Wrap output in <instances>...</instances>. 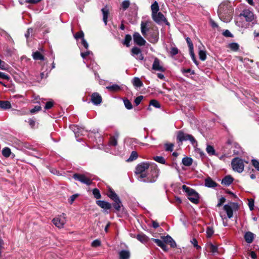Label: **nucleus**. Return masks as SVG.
Returning <instances> with one entry per match:
<instances>
[{"instance_id":"obj_1","label":"nucleus","mask_w":259,"mask_h":259,"mask_svg":"<svg viewBox=\"0 0 259 259\" xmlns=\"http://www.w3.org/2000/svg\"><path fill=\"white\" fill-rule=\"evenodd\" d=\"M135 174L139 181L147 183H154L158 176V169L155 166H150L147 162H142L136 167Z\"/></svg>"},{"instance_id":"obj_2","label":"nucleus","mask_w":259,"mask_h":259,"mask_svg":"<svg viewBox=\"0 0 259 259\" xmlns=\"http://www.w3.org/2000/svg\"><path fill=\"white\" fill-rule=\"evenodd\" d=\"M141 31L142 35L151 43L156 44L159 39V30L157 26L149 21H142Z\"/></svg>"},{"instance_id":"obj_3","label":"nucleus","mask_w":259,"mask_h":259,"mask_svg":"<svg viewBox=\"0 0 259 259\" xmlns=\"http://www.w3.org/2000/svg\"><path fill=\"white\" fill-rule=\"evenodd\" d=\"M182 189L187 193L188 198L191 202L195 204H198L199 202V194L194 189L185 185L182 186Z\"/></svg>"},{"instance_id":"obj_4","label":"nucleus","mask_w":259,"mask_h":259,"mask_svg":"<svg viewBox=\"0 0 259 259\" xmlns=\"http://www.w3.org/2000/svg\"><path fill=\"white\" fill-rule=\"evenodd\" d=\"M231 165L233 169L235 171L241 173L244 170V162L243 160L240 158H235L233 159L231 162Z\"/></svg>"},{"instance_id":"obj_5","label":"nucleus","mask_w":259,"mask_h":259,"mask_svg":"<svg viewBox=\"0 0 259 259\" xmlns=\"http://www.w3.org/2000/svg\"><path fill=\"white\" fill-rule=\"evenodd\" d=\"M52 222L56 227L59 229L63 228L66 222V215L64 213H62L56 216L53 219Z\"/></svg>"},{"instance_id":"obj_6","label":"nucleus","mask_w":259,"mask_h":259,"mask_svg":"<svg viewBox=\"0 0 259 259\" xmlns=\"http://www.w3.org/2000/svg\"><path fill=\"white\" fill-rule=\"evenodd\" d=\"M73 178L80 182L86 184L88 186L92 185L93 182L92 180L89 178L84 174H74L73 175Z\"/></svg>"},{"instance_id":"obj_7","label":"nucleus","mask_w":259,"mask_h":259,"mask_svg":"<svg viewBox=\"0 0 259 259\" xmlns=\"http://www.w3.org/2000/svg\"><path fill=\"white\" fill-rule=\"evenodd\" d=\"M177 140L181 142L184 141L189 140L193 144L196 143V141L192 135L185 134L182 131H179L178 133Z\"/></svg>"},{"instance_id":"obj_8","label":"nucleus","mask_w":259,"mask_h":259,"mask_svg":"<svg viewBox=\"0 0 259 259\" xmlns=\"http://www.w3.org/2000/svg\"><path fill=\"white\" fill-rule=\"evenodd\" d=\"M232 10L230 3L228 2L222 3L220 4L218 8V13L220 16L228 14Z\"/></svg>"},{"instance_id":"obj_9","label":"nucleus","mask_w":259,"mask_h":259,"mask_svg":"<svg viewBox=\"0 0 259 259\" xmlns=\"http://www.w3.org/2000/svg\"><path fill=\"white\" fill-rule=\"evenodd\" d=\"M152 19L157 24H160L163 22H166L167 25H169L168 22H167L166 18L161 12H157L151 15Z\"/></svg>"},{"instance_id":"obj_10","label":"nucleus","mask_w":259,"mask_h":259,"mask_svg":"<svg viewBox=\"0 0 259 259\" xmlns=\"http://www.w3.org/2000/svg\"><path fill=\"white\" fill-rule=\"evenodd\" d=\"M133 39L135 44L140 46H144L146 40L141 36L139 32H135L133 34Z\"/></svg>"},{"instance_id":"obj_11","label":"nucleus","mask_w":259,"mask_h":259,"mask_svg":"<svg viewBox=\"0 0 259 259\" xmlns=\"http://www.w3.org/2000/svg\"><path fill=\"white\" fill-rule=\"evenodd\" d=\"M240 16H243L247 22H251L254 19V15L253 13L248 9L244 10L240 14Z\"/></svg>"},{"instance_id":"obj_12","label":"nucleus","mask_w":259,"mask_h":259,"mask_svg":"<svg viewBox=\"0 0 259 259\" xmlns=\"http://www.w3.org/2000/svg\"><path fill=\"white\" fill-rule=\"evenodd\" d=\"M231 205L232 206L226 204L224 206V209L226 212L228 217L230 219L233 217L232 206L236 208L238 207V205L236 203H231Z\"/></svg>"},{"instance_id":"obj_13","label":"nucleus","mask_w":259,"mask_h":259,"mask_svg":"<svg viewBox=\"0 0 259 259\" xmlns=\"http://www.w3.org/2000/svg\"><path fill=\"white\" fill-rule=\"evenodd\" d=\"M152 69L154 70L161 72H164L165 70V68L161 64L160 61L157 58H155L154 59L152 65Z\"/></svg>"},{"instance_id":"obj_14","label":"nucleus","mask_w":259,"mask_h":259,"mask_svg":"<svg viewBox=\"0 0 259 259\" xmlns=\"http://www.w3.org/2000/svg\"><path fill=\"white\" fill-rule=\"evenodd\" d=\"M131 53L133 56H137L136 57L137 59L139 60H143L144 59V56L141 53L140 49L137 47H134L131 50Z\"/></svg>"},{"instance_id":"obj_15","label":"nucleus","mask_w":259,"mask_h":259,"mask_svg":"<svg viewBox=\"0 0 259 259\" xmlns=\"http://www.w3.org/2000/svg\"><path fill=\"white\" fill-rule=\"evenodd\" d=\"M91 101L95 105H99L102 101L101 96L97 93H94L92 95Z\"/></svg>"},{"instance_id":"obj_16","label":"nucleus","mask_w":259,"mask_h":259,"mask_svg":"<svg viewBox=\"0 0 259 259\" xmlns=\"http://www.w3.org/2000/svg\"><path fill=\"white\" fill-rule=\"evenodd\" d=\"M161 238L164 241L165 243H169L171 247H175L176 246V242L169 235H167L166 236H161Z\"/></svg>"},{"instance_id":"obj_17","label":"nucleus","mask_w":259,"mask_h":259,"mask_svg":"<svg viewBox=\"0 0 259 259\" xmlns=\"http://www.w3.org/2000/svg\"><path fill=\"white\" fill-rule=\"evenodd\" d=\"M101 11L103 13V19L105 25H107L108 16L109 15V10L107 6L102 8Z\"/></svg>"},{"instance_id":"obj_18","label":"nucleus","mask_w":259,"mask_h":259,"mask_svg":"<svg viewBox=\"0 0 259 259\" xmlns=\"http://www.w3.org/2000/svg\"><path fill=\"white\" fill-rule=\"evenodd\" d=\"M255 235L251 232H247L244 235V239L247 243H251L253 241Z\"/></svg>"},{"instance_id":"obj_19","label":"nucleus","mask_w":259,"mask_h":259,"mask_svg":"<svg viewBox=\"0 0 259 259\" xmlns=\"http://www.w3.org/2000/svg\"><path fill=\"white\" fill-rule=\"evenodd\" d=\"M98 205L102 208L109 209L111 208V205L109 202L103 200H98L96 202Z\"/></svg>"},{"instance_id":"obj_20","label":"nucleus","mask_w":259,"mask_h":259,"mask_svg":"<svg viewBox=\"0 0 259 259\" xmlns=\"http://www.w3.org/2000/svg\"><path fill=\"white\" fill-rule=\"evenodd\" d=\"M152 240L159 247H160L164 251H166L168 249L164 241L162 239H152Z\"/></svg>"},{"instance_id":"obj_21","label":"nucleus","mask_w":259,"mask_h":259,"mask_svg":"<svg viewBox=\"0 0 259 259\" xmlns=\"http://www.w3.org/2000/svg\"><path fill=\"white\" fill-rule=\"evenodd\" d=\"M152 240L159 247H160L164 251H166L168 249L164 241L162 239H152Z\"/></svg>"},{"instance_id":"obj_22","label":"nucleus","mask_w":259,"mask_h":259,"mask_svg":"<svg viewBox=\"0 0 259 259\" xmlns=\"http://www.w3.org/2000/svg\"><path fill=\"white\" fill-rule=\"evenodd\" d=\"M152 240L159 247H160L164 251H166L168 249L164 241L162 239H152Z\"/></svg>"},{"instance_id":"obj_23","label":"nucleus","mask_w":259,"mask_h":259,"mask_svg":"<svg viewBox=\"0 0 259 259\" xmlns=\"http://www.w3.org/2000/svg\"><path fill=\"white\" fill-rule=\"evenodd\" d=\"M205 185L207 187L214 188L217 187V184L212 179L208 177L205 180Z\"/></svg>"},{"instance_id":"obj_24","label":"nucleus","mask_w":259,"mask_h":259,"mask_svg":"<svg viewBox=\"0 0 259 259\" xmlns=\"http://www.w3.org/2000/svg\"><path fill=\"white\" fill-rule=\"evenodd\" d=\"M33 59L35 60L43 61L45 59L44 55L39 52L36 51L32 53Z\"/></svg>"},{"instance_id":"obj_25","label":"nucleus","mask_w":259,"mask_h":259,"mask_svg":"<svg viewBox=\"0 0 259 259\" xmlns=\"http://www.w3.org/2000/svg\"><path fill=\"white\" fill-rule=\"evenodd\" d=\"M233 181V178L231 176H226L222 181V184L226 186L230 185Z\"/></svg>"},{"instance_id":"obj_26","label":"nucleus","mask_w":259,"mask_h":259,"mask_svg":"<svg viewBox=\"0 0 259 259\" xmlns=\"http://www.w3.org/2000/svg\"><path fill=\"white\" fill-rule=\"evenodd\" d=\"M137 239L143 243H146L149 240L148 237L143 233L137 235Z\"/></svg>"},{"instance_id":"obj_27","label":"nucleus","mask_w":259,"mask_h":259,"mask_svg":"<svg viewBox=\"0 0 259 259\" xmlns=\"http://www.w3.org/2000/svg\"><path fill=\"white\" fill-rule=\"evenodd\" d=\"M0 107L4 109H10L11 108V104L8 101H1Z\"/></svg>"},{"instance_id":"obj_28","label":"nucleus","mask_w":259,"mask_h":259,"mask_svg":"<svg viewBox=\"0 0 259 259\" xmlns=\"http://www.w3.org/2000/svg\"><path fill=\"white\" fill-rule=\"evenodd\" d=\"M119 256L120 259H129L130 253L127 250H121L119 252Z\"/></svg>"},{"instance_id":"obj_29","label":"nucleus","mask_w":259,"mask_h":259,"mask_svg":"<svg viewBox=\"0 0 259 259\" xmlns=\"http://www.w3.org/2000/svg\"><path fill=\"white\" fill-rule=\"evenodd\" d=\"M193 163V159L189 157H186L183 158L182 163L186 166H190Z\"/></svg>"},{"instance_id":"obj_30","label":"nucleus","mask_w":259,"mask_h":259,"mask_svg":"<svg viewBox=\"0 0 259 259\" xmlns=\"http://www.w3.org/2000/svg\"><path fill=\"white\" fill-rule=\"evenodd\" d=\"M114 203H113V206L117 211H119L121 206H122L121 202L119 198H116V200H114Z\"/></svg>"},{"instance_id":"obj_31","label":"nucleus","mask_w":259,"mask_h":259,"mask_svg":"<svg viewBox=\"0 0 259 259\" xmlns=\"http://www.w3.org/2000/svg\"><path fill=\"white\" fill-rule=\"evenodd\" d=\"M151 9L152 11V14L158 12L159 7L158 4L156 1H155L151 6Z\"/></svg>"},{"instance_id":"obj_32","label":"nucleus","mask_w":259,"mask_h":259,"mask_svg":"<svg viewBox=\"0 0 259 259\" xmlns=\"http://www.w3.org/2000/svg\"><path fill=\"white\" fill-rule=\"evenodd\" d=\"M133 84L136 87H141L143 85V83L141 80L138 77H135L133 79Z\"/></svg>"},{"instance_id":"obj_33","label":"nucleus","mask_w":259,"mask_h":259,"mask_svg":"<svg viewBox=\"0 0 259 259\" xmlns=\"http://www.w3.org/2000/svg\"><path fill=\"white\" fill-rule=\"evenodd\" d=\"M106 88L108 90H109L110 91H112V92H116V91H119L120 89V87L118 85L116 84H113L110 86H108L106 87Z\"/></svg>"},{"instance_id":"obj_34","label":"nucleus","mask_w":259,"mask_h":259,"mask_svg":"<svg viewBox=\"0 0 259 259\" xmlns=\"http://www.w3.org/2000/svg\"><path fill=\"white\" fill-rule=\"evenodd\" d=\"M206 150L209 155H214L215 154L214 148L210 145H208L207 146Z\"/></svg>"},{"instance_id":"obj_35","label":"nucleus","mask_w":259,"mask_h":259,"mask_svg":"<svg viewBox=\"0 0 259 259\" xmlns=\"http://www.w3.org/2000/svg\"><path fill=\"white\" fill-rule=\"evenodd\" d=\"M11 153V151L9 148L6 147L3 149L2 154L4 156L8 157L10 156Z\"/></svg>"},{"instance_id":"obj_36","label":"nucleus","mask_w":259,"mask_h":259,"mask_svg":"<svg viewBox=\"0 0 259 259\" xmlns=\"http://www.w3.org/2000/svg\"><path fill=\"white\" fill-rule=\"evenodd\" d=\"M228 48L233 51H237L239 49V45L235 42L229 44Z\"/></svg>"},{"instance_id":"obj_37","label":"nucleus","mask_w":259,"mask_h":259,"mask_svg":"<svg viewBox=\"0 0 259 259\" xmlns=\"http://www.w3.org/2000/svg\"><path fill=\"white\" fill-rule=\"evenodd\" d=\"M208 247L209 248L210 251L213 253H215L218 252V246L212 244V243H209L208 244Z\"/></svg>"},{"instance_id":"obj_38","label":"nucleus","mask_w":259,"mask_h":259,"mask_svg":"<svg viewBox=\"0 0 259 259\" xmlns=\"http://www.w3.org/2000/svg\"><path fill=\"white\" fill-rule=\"evenodd\" d=\"M123 103L126 109L130 110L133 108V105L131 102L127 99H124Z\"/></svg>"},{"instance_id":"obj_39","label":"nucleus","mask_w":259,"mask_h":259,"mask_svg":"<svg viewBox=\"0 0 259 259\" xmlns=\"http://www.w3.org/2000/svg\"><path fill=\"white\" fill-rule=\"evenodd\" d=\"M132 40V37L130 34H126L125 36L123 44L126 45L127 47L130 46V42Z\"/></svg>"},{"instance_id":"obj_40","label":"nucleus","mask_w":259,"mask_h":259,"mask_svg":"<svg viewBox=\"0 0 259 259\" xmlns=\"http://www.w3.org/2000/svg\"><path fill=\"white\" fill-rule=\"evenodd\" d=\"M199 57L201 60H205L206 58V51L203 50H200L199 52Z\"/></svg>"},{"instance_id":"obj_41","label":"nucleus","mask_w":259,"mask_h":259,"mask_svg":"<svg viewBox=\"0 0 259 259\" xmlns=\"http://www.w3.org/2000/svg\"><path fill=\"white\" fill-rule=\"evenodd\" d=\"M138 157V154L136 151H132L130 157L127 159V161H132Z\"/></svg>"},{"instance_id":"obj_42","label":"nucleus","mask_w":259,"mask_h":259,"mask_svg":"<svg viewBox=\"0 0 259 259\" xmlns=\"http://www.w3.org/2000/svg\"><path fill=\"white\" fill-rule=\"evenodd\" d=\"M117 138H118V136H117L116 137H111L110 141H109L110 145L111 146H116L117 144Z\"/></svg>"},{"instance_id":"obj_43","label":"nucleus","mask_w":259,"mask_h":259,"mask_svg":"<svg viewBox=\"0 0 259 259\" xmlns=\"http://www.w3.org/2000/svg\"><path fill=\"white\" fill-rule=\"evenodd\" d=\"M93 194L96 199H100L101 197L99 190L97 188L93 190Z\"/></svg>"},{"instance_id":"obj_44","label":"nucleus","mask_w":259,"mask_h":259,"mask_svg":"<svg viewBox=\"0 0 259 259\" xmlns=\"http://www.w3.org/2000/svg\"><path fill=\"white\" fill-rule=\"evenodd\" d=\"M130 2L128 0H125L122 2L121 7L123 10H126L130 6Z\"/></svg>"},{"instance_id":"obj_45","label":"nucleus","mask_w":259,"mask_h":259,"mask_svg":"<svg viewBox=\"0 0 259 259\" xmlns=\"http://www.w3.org/2000/svg\"><path fill=\"white\" fill-rule=\"evenodd\" d=\"M149 105L150 106L152 105V106L155 107V108H157L160 107V104L156 100H151L150 101Z\"/></svg>"},{"instance_id":"obj_46","label":"nucleus","mask_w":259,"mask_h":259,"mask_svg":"<svg viewBox=\"0 0 259 259\" xmlns=\"http://www.w3.org/2000/svg\"><path fill=\"white\" fill-rule=\"evenodd\" d=\"M154 160L160 163L164 164L165 160L162 156H155L154 157Z\"/></svg>"},{"instance_id":"obj_47","label":"nucleus","mask_w":259,"mask_h":259,"mask_svg":"<svg viewBox=\"0 0 259 259\" xmlns=\"http://www.w3.org/2000/svg\"><path fill=\"white\" fill-rule=\"evenodd\" d=\"M74 37L75 39H78L79 38H84V33L82 31L76 32L74 35Z\"/></svg>"},{"instance_id":"obj_48","label":"nucleus","mask_w":259,"mask_h":259,"mask_svg":"<svg viewBox=\"0 0 259 259\" xmlns=\"http://www.w3.org/2000/svg\"><path fill=\"white\" fill-rule=\"evenodd\" d=\"M174 144L171 143H167L164 145L165 149L167 151H172L173 150Z\"/></svg>"},{"instance_id":"obj_49","label":"nucleus","mask_w":259,"mask_h":259,"mask_svg":"<svg viewBox=\"0 0 259 259\" xmlns=\"http://www.w3.org/2000/svg\"><path fill=\"white\" fill-rule=\"evenodd\" d=\"M190 56L191 57V58L192 59V60L194 61V62L195 63V64H196L197 65H198V62L196 60V59L195 58V54H194V50H190Z\"/></svg>"},{"instance_id":"obj_50","label":"nucleus","mask_w":259,"mask_h":259,"mask_svg":"<svg viewBox=\"0 0 259 259\" xmlns=\"http://www.w3.org/2000/svg\"><path fill=\"white\" fill-rule=\"evenodd\" d=\"M251 163L253 166L259 171V161L256 159H252Z\"/></svg>"},{"instance_id":"obj_51","label":"nucleus","mask_w":259,"mask_h":259,"mask_svg":"<svg viewBox=\"0 0 259 259\" xmlns=\"http://www.w3.org/2000/svg\"><path fill=\"white\" fill-rule=\"evenodd\" d=\"M10 77L9 75L4 73L0 72V79H4L7 80L10 79Z\"/></svg>"},{"instance_id":"obj_52","label":"nucleus","mask_w":259,"mask_h":259,"mask_svg":"<svg viewBox=\"0 0 259 259\" xmlns=\"http://www.w3.org/2000/svg\"><path fill=\"white\" fill-rule=\"evenodd\" d=\"M186 41L188 44V47L189 48V50H193V43H192L191 39L189 37H187Z\"/></svg>"},{"instance_id":"obj_53","label":"nucleus","mask_w":259,"mask_h":259,"mask_svg":"<svg viewBox=\"0 0 259 259\" xmlns=\"http://www.w3.org/2000/svg\"><path fill=\"white\" fill-rule=\"evenodd\" d=\"M109 197L113 200H116V198H119L117 194L113 191L110 192V194H109Z\"/></svg>"},{"instance_id":"obj_54","label":"nucleus","mask_w":259,"mask_h":259,"mask_svg":"<svg viewBox=\"0 0 259 259\" xmlns=\"http://www.w3.org/2000/svg\"><path fill=\"white\" fill-rule=\"evenodd\" d=\"M179 53V50L178 48L173 47L171 49V50L170 51V54L171 56H175L177 54H178Z\"/></svg>"},{"instance_id":"obj_55","label":"nucleus","mask_w":259,"mask_h":259,"mask_svg":"<svg viewBox=\"0 0 259 259\" xmlns=\"http://www.w3.org/2000/svg\"><path fill=\"white\" fill-rule=\"evenodd\" d=\"M143 99V96H139L137 97L135 99V101H134V102L136 104V105L137 106L139 105Z\"/></svg>"},{"instance_id":"obj_56","label":"nucleus","mask_w":259,"mask_h":259,"mask_svg":"<svg viewBox=\"0 0 259 259\" xmlns=\"http://www.w3.org/2000/svg\"><path fill=\"white\" fill-rule=\"evenodd\" d=\"M54 105V102L52 101H48L46 103L45 108L46 109H51Z\"/></svg>"},{"instance_id":"obj_57","label":"nucleus","mask_w":259,"mask_h":259,"mask_svg":"<svg viewBox=\"0 0 259 259\" xmlns=\"http://www.w3.org/2000/svg\"><path fill=\"white\" fill-rule=\"evenodd\" d=\"M207 237H210L213 234V230L212 228L208 227L206 230Z\"/></svg>"},{"instance_id":"obj_58","label":"nucleus","mask_w":259,"mask_h":259,"mask_svg":"<svg viewBox=\"0 0 259 259\" xmlns=\"http://www.w3.org/2000/svg\"><path fill=\"white\" fill-rule=\"evenodd\" d=\"M191 242L192 244H193L194 246L195 247H196L197 249L200 248V246L198 245V242H197V240H196V239L193 238L191 241Z\"/></svg>"},{"instance_id":"obj_59","label":"nucleus","mask_w":259,"mask_h":259,"mask_svg":"<svg viewBox=\"0 0 259 259\" xmlns=\"http://www.w3.org/2000/svg\"><path fill=\"white\" fill-rule=\"evenodd\" d=\"M101 245V241L99 240L96 239L93 241L92 243V246L93 247L99 246Z\"/></svg>"},{"instance_id":"obj_60","label":"nucleus","mask_w":259,"mask_h":259,"mask_svg":"<svg viewBox=\"0 0 259 259\" xmlns=\"http://www.w3.org/2000/svg\"><path fill=\"white\" fill-rule=\"evenodd\" d=\"M41 110V107L40 106H36L33 109L30 110L31 113H35V112L40 111Z\"/></svg>"},{"instance_id":"obj_61","label":"nucleus","mask_w":259,"mask_h":259,"mask_svg":"<svg viewBox=\"0 0 259 259\" xmlns=\"http://www.w3.org/2000/svg\"><path fill=\"white\" fill-rule=\"evenodd\" d=\"M225 200L226 199L224 197H221L219 200V202L217 205V207H220L225 202Z\"/></svg>"},{"instance_id":"obj_62","label":"nucleus","mask_w":259,"mask_h":259,"mask_svg":"<svg viewBox=\"0 0 259 259\" xmlns=\"http://www.w3.org/2000/svg\"><path fill=\"white\" fill-rule=\"evenodd\" d=\"M223 34L226 37H232L233 36L232 34L228 30H226L225 31H224Z\"/></svg>"},{"instance_id":"obj_63","label":"nucleus","mask_w":259,"mask_h":259,"mask_svg":"<svg viewBox=\"0 0 259 259\" xmlns=\"http://www.w3.org/2000/svg\"><path fill=\"white\" fill-rule=\"evenodd\" d=\"M3 64H0V69L2 70H7L8 68V66L5 63V62L3 61Z\"/></svg>"},{"instance_id":"obj_64","label":"nucleus","mask_w":259,"mask_h":259,"mask_svg":"<svg viewBox=\"0 0 259 259\" xmlns=\"http://www.w3.org/2000/svg\"><path fill=\"white\" fill-rule=\"evenodd\" d=\"M78 130H79L78 127L77 126L73 125L72 126V130L76 135H77L78 136L79 135V133L78 131Z\"/></svg>"}]
</instances>
